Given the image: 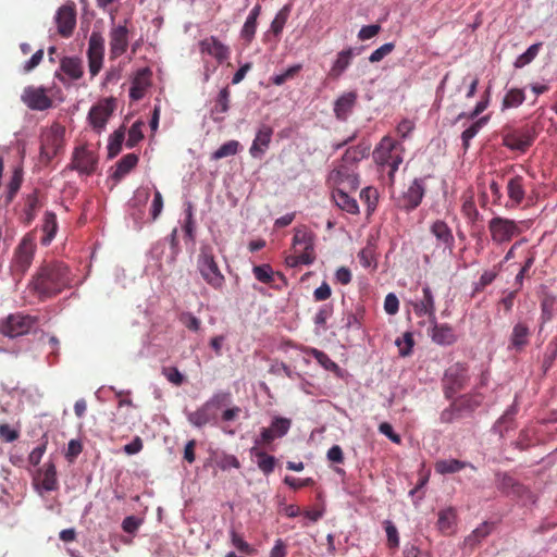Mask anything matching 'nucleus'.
I'll return each mask as SVG.
<instances>
[{
    "instance_id": "nucleus-25",
    "label": "nucleus",
    "mask_w": 557,
    "mask_h": 557,
    "mask_svg": "<svg viewBox=\"0 0 557 557\" xmlns=\"http://www.w3.org/2000/svg\"><path fill=\"white\" fill-rule=\"evenodd\" d=\"M349 189L337 187L334 188L332 193V198L336 206L350 214H358L359 213V206L357 200L349 196Z\"/></svg>"
},
{
    "instance_id": "nucleus-55",
    "label": "nucleus",
    "mask_w": 557,
    "mask_h": 557,
    "mask_svg": "<svg viewBox=\"0 0 557 557\" xmlns=\"http://www.w3.org/2000/svg\"><path fill=\"white\" fill-rule=\"evenodd\" d=\"M47 445H48V440L46 437V435L42 437V441L41 443L35 447L30 454L28 455V462L32 465V466H38L42 456L45 455L46 450H47Z\"/></svg>"
},
{
    "instance_id": "nucleus-2",
    "label": "nucleus",
    "mask_w": 557,
    "mask_h": 557,
    "mask_svg": "<svg viewBox=\"0 0 557 557\" xmlns=\"http://www.w3.org/2000/svg\"><path fill=\"white\" fill-rule=\"evenodd\" d=\"M403 151L401 144L389 136L383 137L373 151L375 163L382 173L387 174L391 183L394 182V175L403 163Z\"/></svg>"
},
{
    "instance_id": "nucleus-63",
    "label": "nucleus",
    "mask_w": 557,
    "mask_h": 557,
    "mask_svg": "<svg viewBox=\"0 0 557 557\" xmlns=\"http://www.w3.org/2000/svg\"><path fill=\"white\" fill-rule=\"evenodd\" d=\"M231 394L225 392H220L214 394L209 400L206 401L207 405L213 410L221 408L230 403Z\"/></svg>"
},
{
    "instance_id": "nucleus-53",
    "label": "nucleus",
    "mask_w": 557,
    "mask_h": 557,
    "mask_svg": "<svg viewBox=\"0 0 557 557\" xmlns=\"http://www.w3.org/2000/svg\"><path fill=\"white\" fill-rule=\"evenodd\" d=\"M358 259H359L360 264L366 269L367 268H373V269L376 268L374 249L372 247L367 246L363 249H361V251L358 253Z\"/></svg>"
},
{
    "instance_id": "nucleus-27",
    "label": "nucleus",
    "mask_w": 557,
    "mask_h": 557,
    "mask_svg": "<svg viewBox=\"0 0 557 557\" xmlns=\"http://www.w3.org/2000/svg\"><path fill=\"white\" fill-rule=\"evenodd\" d=\"M215 418V412L206 403L187 416L188 421L196 428H202L203 425L214 421Z\"/></svg>"
},
{
    "instance_id": "nucleus-34",
    "label": "nucleus",
    "mask_w": 557,
    "mask_h": 557,
    "mask_svg": "<svg viewBox=\"0 0 557 557\" xmlns=\"http://www.w3.org/2000/svg\"><path fill=\"white\" fill-rule=\"evenodd\" d=\"M58 230L57 215L52 212H46L42 225V232L45 236L41 239L44 245L50 244L54 238Z\"/></svg>"
},
{
    "instance_id": "nucleus-58",
    "label": "nucleus",
    "mask_w": 557,
    "mask_h": 557,
    "mask_svg": "<svg viewBox=\"0 0 557 557\" xmlns=\"http://www.w3.org/2000/svg\"><path fill=\"white\" fill-rule=\"evenodd\" d=\"M395 49L394 42H386L380 48L375 49L369 57V61L371 63H377L382 61L386 55H388Z\"/></svg>"
},
{
    "instance_id": "nucleus-32",
    "label": "nucleus",
    "mask_w": 557,
    "mask_h": 557,
    "mask_svg": "<svg viewBox=\"0 0 557 557\" xmlns=\"http://www.w3.org/2000/svg\"><path fill=\"white\" fill-rule=\"evenodd\" d=\"M251 454H253L258 459V467L263 472V474L269 475L274 471L276 459L274 456L268 455L263 450L257 449V447L251 448Z\"/></svg>"
},
{
    "instance_id": "nucleus-19",
    "label": "nucleus",
    "mask_w": 557,
    "mask_h": 557,
    "mask_svg": "<svg viewBox=\"0 0 557 557\" xmlns=\"http://www.w3.org/2000/svg\"><path fill=\"white\" fill-rule=\"evenodd\" d=\"M98 163V158L94 151L86 147L76 148L73 154V169L84 174H91L95 172Z\"/></svg>"
},
{
    "instance_id": "nucleus-33",
    "label": "nucleus",
    "mask_w": 557,
    "mask_h": 557,
    "mask_svg": "<svg viewBox=\"0 0 557 557\" xmlns=\"http://www.w3.org/2000/svg\"><path fill=\"white\" fill-rule=\"evenodd\" d=\"M104 54V39L99 32H92L89 41L87 58H103Z\"/></svg>"
},
{
    "instance_id": "nucleus-47",
    "label": "nucleus",
    "mask_w": 557,
    "mask_h": 557,
    "mask_svg": "<svg viewBox=\"0 0 557 557\" xmlns=\"http://www.w3.org/2000/svg\"><path fill=\"white\" fill-rule=\"evenodd\" d=\"M143 126L144 123L141 121H137L131 126L126 140L128 148L135 147L144 138Z\"/></svg>"
},
{
    "instance_id": "nucleus-4",
    "label": "nucleus",
    "mask_w": 557,
    "mask_h": 557,
    "mask_svg": "<svg viewBox=\"0 0 557 557\" xmlns=\"http://www.w3.org/2000/svg\"><path fill=\"white\" fill-rule=\"evenodd\" d=\"M65 128L54 123L45 129L40 138V159L50 162L63 148Z\"/></svg>"
},
{
    "instance_id": "nucleus-37",
    "label": "nucleus",
    "mask_w": 557,
    "mask_h": 557,
    "mask_svg": "<svg viewBox=\"0 0 557 557\" xmlns=\"http://www.w3.org/2000/svg\"><path fill=\"white\" fill-rule=\"evenodd\" d=\"M557 359V336L553 337L545 348L542 361V370L547 373Z\"/></svg>"
},
{
    "instance_id": "nucleus-49",
    "label": "nucleus",
    "mask_w": 557,
    "mask_h": 557,
    "mask_svg": "<svg viewBox=\"0 0 557 557\" xmlns=\"http://www.w3.org/2000/svg\"><path fill=\"white\" fill-rule=\"evenodd\" d=\"M377 198L379 194L374 187L368 186L360 191V199L367 205L369 212L375 209Z\"/></svg>"
},
{
    "instance_id": "nucleus-59",
    "label": "nucleus",
    "mask_w": 557,
    "mask_h": 557,
    "mask_svg": "<svg viewBox=\"0 0 557 557\" xmlns=\"http://www.w3.org/2000/svg\"><path fill=\"white\" fill-rule=\"evenodd\" d=\"M300 70H301V65L300 64L293 65V66L288 67L285 72H283V73H281L278 75H275L272 78V82H273L274 85L281 86L286 81L295 77L299 73Z\"/></svg>"
},
{
    "instance_id": "nucleus-20",
    "label": "nucleus",
    "mask_w": 557,
    "mask_h": 557,
    "mask_svg": "<svg viewBox=\"0 0 557 557\" xmlns=\"http://www.w3.org/2000/svg\"><path fill=\"white\" fill-rule=\"evenodd\" d=\"M199 47L202 53L213 57L219 63L224 62L230 57V48L214 36L201 40Z\"/></svg>"
},
{
    "instance_id": "nucleus-45",
    "label": "nucleus",
    "mask_w": 557,
    "mask_h": 557,
    "mask_svg": "<svg viewBox=\"0 0 557 557\" xmlns=\"http://www.w3.org/2000/svg\"><path fill=\"white\" fill-rule=\"evenodd\" d=\"M502 267H503V262H500L497 267H495L492 270L484 271L481 274L479 281L475 283L474 290H476V292L481 290L485 286L492 284L494 282V280L497 277L499 271L502 270Z\"/></svg>"
},
{
    "instance_id": "nucleus-56",
    "label": "nucleus",
    "mask_w": 557,
    "mask_h": 557,
    "mask_svg": "<svg viewBox=\"0 0 557 557\" xmlns=\"http://www.w3.org/2000/svg\"><path fill=\"white\" fill-rule=\"evenodd\" d=\"M534 262H535V253L530 252V255L524 260L522 268L520 269V271L517 273V275L515 277V283L518 285L519 288L522 287L523 280L525 277V275L528 274L529 270L534 264Z\"/></svg>"
},
{
    "instance_id": "nucleus-16",
    "label": "nucleus",
    "mask_w": 557,
    "mask_h": 557,
    "mask_svg": "<svg viewBox=\"0 0 557 557\" xmlns=\"http://www.w3.org/2000/svg\"><path fill=\"white\" fill-rule=\"evenodd\" d=\"M424 190L423 181L414 180L407 190L397 198V206L407 211L416 209L421 203Z\"/></svg>"
},
{
    "instance_id": "nucleus-5",
    "label": "nucleus",
    "mask_w": 557,
    "mask_h": 557,
    "mask_svg": "<svg viewBox=\"0 0 557 557\" xmlns=\"http://www.w3.org/2000/svg\"><path fill=\"white\" fill-rule=\"evenodd\" d=\"M36 323V317L20 312L13 313L0 322V333L14 338L27 334Z\"/></svg>"
},
{
    "instance_id": "nucleus-21",
    "label": "nucleus",
    "mask_w": 557,
    "mask_h": 557,
    "mask_svg": "<svg viewBox=\"0 0 557 557\" xmlns=\"http://www.w3.org/2000/svg\"><path fill=\"white\" fill-rule=\"evenodd\" d=\"M359 53L360 50L354 49L351 47L339 51L336 54V59L334 60L329 71V77L333 79L339 78L343 75V73L350 66L354 57Z\"/></svg>"
},
{
    "instance_id": "nucleus-46",
    "label": "nucleus",
    "mask_w": 557,
    "mask_h": 557,
    "mask_svg": "<svg viewBox=\"0 0 557 557\" xmlns=\"http://www.w3.org/2000/svg\"><path fill=\"white\" fill-rule=\"evenodd\" d=\"M231 543L232 545L238 549L240 553L246 555H253L256 553V549L248 544L240 534H238L235 530H231Z\"/></svg>"
},
{
    "instance_id": "nucleus-64",
    "label": "nucleus",
    "mask_w": 557,
    "mask_h": 557,
    "mask_svg": "<svg viewBox=\"0 0 557 557\" xmlns=\"http://www.w3.org/2000/svg\"><path fill=\"white\" fill-rule=\"evenodd\" d=\"M455 413L458 412L461 414L462 411H473L478 406V403H471V400L466 396L455 397Z\"/></svg>"
},
{
    "instance_id": "nucleus-50",
    "label": "nucleus",
    "mask_w": 557,
    "mask_h": 557,
    "mask_svg": "<svg viewBox=\"0 0 557 557\" xmlns=\"http://www.w3.org/2000/svg\"><path fill=\"white\" fill-rule=\"evenodd\" d=\"M395 343L399 349V355L401 357L409 356L414 345V341L410 332L404 333L403 337L397 338Z\"/></svg>"
},
{
    "instance_id": "nucleus-43",
    "label": "nucleus",
    "mask_w": 557,
    "mask_h": 557,
    "mask_svg": "<svg viewBox=\"0 0 557 557\" xmlns=\"http://www.w3.org/2000/svg\"><path fill=\"white\" fill-rule=\"evenodd\" d=\"M124 138H125V133L122 128L115 131L112 134V136L110 137V140H109V145H108L109 158H114L120 153Z\"/></svg>"
},
{
    "instance_id": "nucleus-48",
    "label": "nucleus",
    "mask_w": 557,
    "mask_h": 557,
    "mask_svg": "<svg viewBox=\"0 0 557 557\" xmlns=\"http://www.w3.org/2000/svg\"><path fill=\"white\" fill-rule=\"evenodd\" d=\"M252 272L255 277L261 283L270 284L273 282L274 272L270 264L256 265Z\"/></svg>"
},
{
    "instance_id": "nucleus-11",
    "label": "nucleus",
    "mask_w": 557,
    "mask_h": 557,
    "mask_svg": "<svg viewBox=\"0 0 557 557\" xmlns=\"http://www.w3.org/2000/svg\"><path fill=\"white\" fill-rule=\"evenodd\" d=\"M35 249L36 245L33 238L25 236L18 244L14 253L12 264L14 275L22 277L26 273L33 262Z\"/></svg>"
},
{
    "instance_id": "nucleus-39",
    "label": "nucleus",
    "mask_w": 557,
    "mask_h": 557,
    "mask_svg": "<svg viewBox=\"0 0 557 557\" xmlns=\"http://www.w3.org/2000/svg\"><path fill=\"white\" fill-rule=\"evenodd\" d=\"M541 46H542V42H536V44L531 45L527 49V51H524L522 54H520L515 60L513 66L516 69H521V67L528 65L529 63H531L535 59V57L537 55Z\"/></svg>"
},
{
    "instance_id": "nucleus-17",
    "label": "nucleus",
    "mask_w": 557,
    "mask_h": 557,
    "mask_svg": "<svg viewBox=\"0 0 557 557\" xmlns=\"http://www.w3.org/2000/svg\"><path fill=\"white\" fill-rule=\"evenodd\" d=\"M540 327L550 322L557 313V295L552 293L547 287H542L540 294Z\"/></svg>"
},
{
    "instance_id": "nucleus-36",
    "label": "nucleus",
    "mask_w": 557,
    "mask_h": 557,
    "mask_svg": "<svg viewBox=\"0 0 557 557\" xmlns=\"http://www.w3.org/2000/svg\"><path fill=\"white\" fill-rule=\"evenodd\" d=\"M371 146L369 144H361L356 147L348 148L343 157V161L356 164L361 159L370 153Z\"/></svg>"
},
{
    "instance_id": "nucleus-15",
    "label": "nucleus",
    "mask_w": 557,
    "mask_h": 557,
    "mask_svg": "<svg viewBox=\"0 0 557 557\" xmlns=\"http://www.w3.org/2000/svg\"><path fill=\"white\" fill-rule=\"evenodd\" d=\"M532 332L527 321H517L511 330L508 339V349L521 352L529 344Z\"/></svg>"
},
{
    "instance_id": "nucleus-44",
    "label": "nucleus",
    "mask_w": 557,
    "mask_h": 557,
    "mask_svg": "<svg viewBox=\"0 0 557 557\" xmlns=\"http://www.w3.org/2000/svg\"><path fill=\"white\" fill-rule=\"evenodd\" d=\"M230 96H231V92H230L228 87L222 88L215 99V103L212 109V112L216 113V114L226 113L230 109Z\"/></svg>"
},
{
    "instance_id": "nucleus-38",
    "label": "nucleus",
    "mask_w": 557,
    "mask_h": 557,
    "mask_svg": "<svg viewBox=\"0 0 557 557\" xmlns=\"http://www.w3.org/2000/svg\"><path fill=\"white\" fill-rule=\"evenodd\" d=\"M240 148V144L237 140H228L224 143L219 149H216L212 154V160H220L226 157L235 156Z\"/></svg>"
},
{
    "instance_id": "nucleus-18",
    "label": "nucleus",
    "mask_w": 557,
    "mask_h": 557,
    "mask_svg": "<svg viewBox=\"0 0 557 557\" xmlns=\"http://www.w3.org/2000/svg\"><path fill=\"white\" fill-rule=\"evenodd\" d=\"M34 485L38 488L41 487L46 492L58 490L59 482L57 476V469L53 462L49 461L37 470L34 478Z\"/></svg>"
},
{
    "instance_id": "nucleus-13",
    "label": "nucleus",
    "mask_w": 557,
    "mask_h": 557,
    "mask_svg": "<svg viewBox=\"0 0 557 557\" xmlns=\"http://www.w3.org/2000/svg\"><path fill=\"white\" fill-rule=\"evenodd\" d=\"M54 22L57 24L58 34L61 37H71L76 26L75 4L70 2L61 5L54 15Z\"/></svg>"
},
{
    "instance_id": "nucleus-52",
    "label": "nucleus",
    "mask_w": 557,
    "mask_h": 557,
    "mask_svg": "<svg viewBox=\"0 0 557 557\" xmlns=\"http://www.w3.org/2000/svg\"><path fill=\"white\" fill-rule=\"evenodd\" d=\"M178 321L189 331L198 332L201 327V320L195 317L191 312H182Z\"/></svg>"
},
{
    "instance_id": "nucleus-61",
    "label": "nucleus",
    "mask_w": 557,
    "mask_h": 557,
    "mask_svg": "<svg viewBox=\"0 0 557 557\" xmlns=\"http://www.w3.org/2000/svg\"><path fill=\"white\" fill-rule=\"evenodd\" d=\"M453 509L447 508L440 512L437 520V528L443 533H448L451 527Z\"/></svg>"
},
{
    "instance_id": "nucleus-57",
    "label": "nucleus",
    "mask_w": 557,
    "mask_h": 557,
    "mask_svg": "<svg viewBox=\"0 0 557 557\" xmlns=\"http://www.w3.org/2000/svg\"><path fill=\"white\" fill-rule=\"evenodd\" d=\"M293 245L294 247L301 246L302 248L307 246H312V235L308 233L306 230L296 228L293 237Z\"/></svg>"
},
{
    "instance_id": "nucleus-8",
    "label": "nucleus",
    "mask_w": 557,
    "mask_h": 557,
    "mask_svg": "<svg viewBox=\"0 0 557 557\" xmlns=\"http://www.w3.org/2000/svg\"><path fill=\"white\" fill-rule=\"evenodd\" d=\"M292 428V420L275 416L270 425L260 430V435L255 440L256 446H270L275 440L284 437Z\"/></svg>"
},
{
    "instance_id": "nucleus-24",
    "label": "nucleus",
    "mask_w": 557,
    "mask_h": 557,
    "mask_svg": "<svg viewBox=\"0 0 557 557\" xmlns=\"http://www.w3.org/2000/svg\"><path fill=\"white\" fill-rule=\"evenodd\" d=\"M150 76L151 71L148 67L137 71L129 88L132 100H140L144 97L146 89L150 86Z\"/></svg>"
},
{
    "instance_id": "nucleus-35",
    "label": "nucleus",
    "mask_w": 557,
    "mask_h": 557,
    "mask_svg": "<svg viewBox=\"0 0 557 557\" xmlns=\"http://www.w3.org/2000/svg\"><path fill=\"white\" fill-rule=\"evenodd\" d=\"M488 116H482L472 122L461 134V141L465 149L470 146V140L475 137L480 129L487 123Z\"/></svg>"
},
{
    "instance_id": "nucleus-9",
    "label": "nucleus",
    "mask_w": 557,
    "mask_h": 557,
    "mask_svg": "<svg viewBox=\"0 0 557 557\" xmlns=\"http://www.w3.org/2000/svg\"><path fill=\"white\" fill-rule=\"evenodd\" d=\"M116 108V100L113 97L104 98L94 104L88 113V122L92 129L101 133Z\"/></svg>"
},
{
    "instance_id": "nucleus-7",
    "label": "nucleus",
    "mask_w": 557,
    "mask_h": 557,
    "mask_svg": "<svg viewBox=\"0 0 557 557\" xmlns=\"http://www.w3.org/2000/svg\"><path fill=\"white\" fill-rule=\"evenodd\" d=\"M535 137L534 127L525 125L504 134L503 145L510 150L525 152L534 143Z\"/></svg>"
},
{
    "instance_id": "nucleus-60",
    "label": "nucleus",
    "mask_w": 557,
    "mask_h": 557,
    "mask_svg": "<svg viewBox=\"0 0 557 557\" xmlns=\"http://www.w3.org/2000/svg\"><path fill=\"white\" fill-rule=\"evenodd\" d=\"M161 372L169 382L176 386L182 385L184 382V375L176 367H163Z\"/></svg>"
},
{
    "instance_id": "nucleus-14",
    "label": "nucleus",
    "mask_w": 557,
    "mask_h": 557,
    "mask_svg": "<svg viewBox=\"0 0 557 557\" xmlns=\"http://www.w3.org/2000/svg\"><path fill=\"white\" fill-rule=\"evenodd\" d=\"M22 101L32 110L44 111L52 107V99L42 87L27 86L21 96Z\"/></svg>"
},
{
    "instance_id": "nucleus-3",
    "label": "nucleus",
    "mask_w": 557,
    "mask_h": 557,
    "mask_svg": "<svg viewBox=\"0 0 557 557\" xmlns=\"http://www.w3.org/2000/svg\"><path fill=\"white\" fill-rule=\"evenodd\" d=\"M197 268L208 285L216 290L223 288L225 277L219 269L211 248L205 247L201 249L198 256Z\"/></svg>"
},
{
    "instance_id": "nucleus-1",
    "label": "nucleus",
    "mask_w": 557,
    "mask_h": 557,
    "mask_svg": "<svg viewBox=\"0 0 557 557\" xmlns=\"http://www.w3.org/2000/svg\"><path fill=\"white\" fill-rule=\"evenodd\" d=\"M72 283V274L67 265L60 261L42 264L29 283V288L40 299L57 296Z\"/></svg>"
},
{
    "instance_id": "nucleus-28",
    "label": "nucleus",
    "mask_w": 557,
    "mask_h": 557,
    "mask_svg": "<svg viewBox=\"0 0 557 557\" xmlns=\"http://www.w3.org/2000/svg\"><path fill=\"white\" fill-rule=\"evenodd\" d=\"M138 160L139 158L136 153H127L123 156L116 163V169L112 174V177L115 181H120L137 165Z\"/></svg>"
},
{
    "instance_id": "nucleus-29",
    "label": "nucleus",
    "mask_w": 557,
    "mask_h": 557,
    "mask_svg": "<svg viewBox=\"0 0 557 557\" xmlns=\"http://www.w3.org/2000/svg\"><path fill=\"white\" fill-rule=\"evenodd\" d=\"M417 315H432L434 312V301L429 286L423 287V298L413 305Z\"/></svg>"
},
{
    "instance_id": "nucleus-42",
    "label": "nucleus",
    "mask_w": 557,
    "mask_h": 557,
    "mask_svg": "<svg viewBox=\"0 0 557 557\" xmlns=\"http://www.w3.org/2000/svg\"><path fill=\"white\" fill-rule=\"evenodd\" d=\"M289 15V5H284L275 15L274 20L271 23V32L278 36L283 32V28L288 20Z\"/></svg>"
},
{
    "instance_id": "nucleus-10",
    "label": "nucleus",
    "mask_w": 557,
    "mask_h": 557,
    "mask_svg": "<svg viewBox=\"0 0 557 557\" xmlns=\"http://www.w3.org/2000/svg\"><path fill=\"white\" fill-rule=\"evenodd\" d=\"M129 24L131 21L128 18H125L121 24L112 25L109 32L111 58H119L127 51L131 33Z\"/></svg>"
},
{
    "instance_id": "nucleus-26",
    "label": "nucleus",
    "mask_w": 557,
    "mask_h": 557,
    "mask_svg": "<svg viewBox=\"0 0 557 557\" xmlns=\"http://www.w3.org/2000/svg\"><path fill=\"white\" fill-rule=\"evenodd\" d=\"M356 100L357 94L355 91L342 95L334 103L335 116L341 121H345L348 114L352 111Z\"/></svg>"
},
{
    "instance_id": "nucleus-22",
    "label": "nucleus",
    "mask_w": 557,
    "mask_h": 557,
    "mask_svg": "<svg viewBox=\"0 0 557 557\" xmlns=\"http://www.w3.org/2000/svg\"><path fill=\"white\" fill-rule=\"evenodd\" d=\"M273 129L268 125H262L256 134L250 146L249 153L252 158H261L270 146Z\"/></svg>"
},
{
    "instance_id": "nucleus-23",
    "label": "nucleus",
    "mask_w": 557,
    "mask_h": 557,
    "mask_svg": "<svg viewBox=\"0 0 557 557\" xmlns=\"http://www.w3.org/2000/svg\"><path fill=\"white\" fill-rule=\"evenodd\" d=\"M507 195L511 203H507L506 207H518L522 203L525 198V181L522 175H515L509 178Z\"/></svg>"
},
{
    "instance_id": "nucleus-30",
    "label": "nucleus",
    "mask_w": 557,
    "mask_h": 557,
    "mask_svg": "<svg viewBox=\"0 0 557 557\" xmlns=\"http://www.w3.org/2000/svg\"><path fill=\"white\" fill-rule=\"evenodd\" d=\"M61 70L72 79L83 76V65L78 58L65 57L61 60Z\"/></svg>"
},
{
    "instance_id": "nucleus-31",
    "label": "nucleus",
    "mask_w": 557,
    "mask_h": 557,
    "mask_svg": "<svg viewBox=\"0 0 557 557\" xmlns=\"http://www.w3.org/2000/svg\"><path fill=\"white\" fill-rule=\"evenodd\" d=\"M525 100L524 90L520 88H511L507 90L502 102V110H508L521 106Z\"/></svg>"
},
{
    "instance_id": "nucleus-54",
    "label": "nucleus",
    "mask_w": 557,
    "mask_h": 557,
    "mask_svg": "<svg viewBox=\"0 0 557 557\" xmlns=\"http://www.w3.org/2000/svg\"><path fill=\"white\" fill-rule=\"evenodd\" d=\"M257 25L258 21H255L252 18L247 17L242 30H240V37L246 41V44H251V41L255 38L256 32H257Z\"/></svg>"
},
{
    "instance_id": "nucleus-40",
    "label": "nucleus",
    "mask_w": 557,
    "mask_h": 557,
    "mask_svg": "<svg viewBox=\"0 0 557 557\" xmlns=\"http://www.w3.org/2000/svg\"><path fill=\"white\" fill-rule=\"evenodd\" d=\"M433 342L440 345H449L453 341V331L447 325H435L432 331Z\"/></svg>"
},
{
    "instance_id": "nucleus-6",
    "label": "nucleus",
    "mask_w": 557,
    "mask_h": 557,
    "mask_svg": "<svg viewBox=\"0 0 557 557\" xmlns=\"http://www.w3.org/2000/svg\"><path fill=\"white\" fill-rule=\"evenodd\" d=\"M354 165L342 160V163L330 172L327 184L333 188L343 187L356 190L359 187V178Z\"/></svg>"
},
{
    "instance_id": "nucleus-62",
    "label": "nucleus",
    "mask_w": 557,
    "mask_h": 557,
    "mask_svg": "<svg viewBox=\"0 0 557 557\" xmlns=\"http://www.w3.org/2000/svg\"><path fill=\"white\" fill-rule=\"evenodd\" d=\"M432 233L436 236V238L443 240L444 243H448L450 237V230L445 222H434V224L432 225Z\"/></svg>"
},
{
    "instance_id": "nucleus-12",
    "label": "nucleus",
    "mask_w": 557,
    "mask_h": 557,
    "mask_svg": "<svg viewBox=\"0 0 557 557\" xmlns=\"http://www.w3.org/2000/svg\"><path fill=\"white\" fill-rule=\"evenodd\" d=\"M488 230L492 239L497 244L507 243L520 234V228L515 220L500 216H495L488 222Z\"/></svg>"
},
{
    "instance_id": "nucleus-51",
    "label": "nucleus",
    "mask_w": 557,
    "mask_h": 557,
    "mask_svg": "<svg viewBox=\"0 0 557 557\" xmlns=\"http://www.w3.org/2000/svg\"><path fill=\"white\" fill-rule=\"evenodd\" d=\"M387 536V546L389 549L396 550L399 547V535L397 528L389 520L384 522Z\"/></svg>"
},
{
    "instance_id": "nucleus-41",
    "label": "nucleus",
    "mask_w": 557,
    "mask_h": 557,
    "mask_svg": "<svg viewBox=\"0 0 557 557\" xmlns=\"http://www.w3.org/2000/svg\"><path fill=\"white\" fill-rule=\"evenodd\" d=\"M492 527L487 522H483L480 527L472 531V533L465 540V545L473 547L481 542L482 539L491 533Z\"/></svg>"
}]
</instances>
